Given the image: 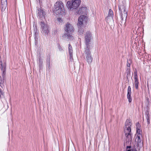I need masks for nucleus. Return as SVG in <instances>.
Masks as SVG:
<instances>
[{
    "instance_id": "nucleus-1",
    "label": "nucleus",
    "mask_w": 151,
    "mask_h": 151,
    "mask_svg": "<svg viewBox=\"0 0 151 151\" xmlns=\"http://www.w3.org/2000/svg\"><path fill=\"white\" fill-rule=\"evenodd\" d=\"M65 30L66 33L63 35L62 37L63 38L67 37L68 40H73V37L71 34L74 31V28L72 25L69 23L66 24L65 27Z\"/></svg>"
},
{
    "instance_id": "nucleus-2",
    "label": "nucleus",
    "mask_w": 151,
    "mask_h": 151,
    "mask_svg": "<svg viewBox=\"0 0 151 151\" xmlns=\"http://www.w3.org/2000/svg\"><path fill=\"white\" fill-rule=\"evenodd\" d=\"M54 13L57 15H61L64 13L63 3L61 1H57L54 4Z\"/></svg>"
},
{
    "instance_id": "nucleus-3",
    "label": "nucleus",
    "mask_w": 151,
    "mask_h": 151,
    "mask_svg": "<svg viewBox=\"0 0 151 151\" xmlns=\"http://www.w3.org/2000/svg\"><path fill=\"white\" fill-rule=\"evenodd\" d=\"M81 2V0H72L68 1L67 3V6L70 9H76L80 5Z\"/></svg>"
},
{
    "instance_id": "nucleus-4",
    "label": "nucleus",
    "mask_w": 151,
    "mask_h": 151,
    "mask_svg": "<svg viewBox=\"0 0 151 151\" xmlns=\"http://www.w3.org/2000/svg\"><path fill=\"white\" fill-rule=\"evenodd\" d=\"M85 19V16L84 15L81 16L78 19V22L77 24L78 28V33L81 35L83 33L84 30L83 29L84 27L83 22Z\"/></svg>"
},
{
    "instance_id": "nucleus-5",
    "label": "nucleus",
    "mask_w": 151,
    "mask_h": 151,
    "mask_svg": "<svg viewBox=\"0 0 151 151\" xmlns=\"http://www.w3.org/2000/svg\"><path fill=\"white\" fill-rule=\"evenodd\" d=\"M93 39L91 33L89 31H87L86 34V47L90 49L91 40Z\"/></svg>"
},
{
    "instance_id": "nucleus-6",
    "label": "nucleus",
    "mask_w": 151,
    "mask_h": 151,
    "mask_svg": "<svg viewBox=\"0 0 151 151\" xmlns=\"http://www.w3.org/2000/svg\"><path fill=\"white\" fill-rule=\"evenodd\" d=\"M1 10L2 15L6 14L8 11L7 0H1Z\"/></svg>"
},
{
    "instance_id": "nucleus-7",
    "label": "nucleus",
    "mask_w": 151,
    "mask_h": 151,
    "mask_svg": "<svg viewBox=\"0 0 151 151\" xmlns=\"http://www.w3.org/2000/svg\"><path fill=\"white\" fill-rule=\"evenodd\" d=\"M41 32L44 34L47 35L50 32L49 26L47 24L42 21H41Z\"/></svg>"
},
{
    "instance_id": "nucleus-8",
    "label": "nucleus",
    "mask_w": 151,
    "mask_h": 151,
    "mask_svg": "<svg viewBox=\"0 0 151 151\" xmlns=\"http://www.w3.org/2000/svg\"><path fill=\"white\" fill-rule=\"evenodd\" d=\"M90 49L86 47V61L88 64H90L91 63L93 59L91 55V52L89 50Z\"/></svg>"
},
{
    "instance_id": "nucleus-9",
    "label": "nucleus",
    "mask_w": 151,
    "mask_h": 151,
    "mask_svg": "<svg viewBox=\"0 0 151 151\" xmlns=\"http://www.w3.org/2000/svg\"><path fill=\"white\" fill-rule=\"evenodd\" d=\"M126 140L128 142H131L132 140V135L131 133V131H124Z\"/></svg>"
},
{
    "instance_id": "nucleus-10",
    "label": "nucleus",
    "mask_w": 151,
    "mask_h": 151,
    "mask_svg": "<svg viewBox=\"0 0 151 151\" xmlns=\"http://www.w3.org/2000/svg\"><path fill=\"white\" fill-rule=\"evenodd\" d=\"M134 82L133 84L135 88L137 89H138V88L139 82L138 80V76L137 70H136L134 72Z\"/></svg>"
},
{
    "instance_id": "nucleus-11",
    "label": "nucleus",
    "mask_w": 151,
    "mask_h": 151,
    "mask_svg": "<svg viewBox=\"0 0 151 151\" xmlns=\"http://www.w3.org/2000/svg\"><path fill=\"white\" fill-rule=\"evenodd\" d=\"M45 12L42 9H38L37 15L41 19H45Z\"/></svg>"
},
{
    "instance_id": "nucleus-12",
    "label": "nucleus",
    "mask_w": 151,
    "mask_h": 151,
    "mask_svg": "<svg viewBox=\"0 0 151 151\" xmlns=\"http://www.w3.org/2000/svg\"><path fill=\"white\" fill-rule=\"evenodd\" d=\"M132 124L129 120L127 119L125 122L124 131H131V127Z\"/></svg>"
},
{
    "instance_id": "nucleus-13",
    "label": "nucleus",
    "mask_w": 151,
    "mask_h": 151,
    "mask_svg": "<svg viewBox=\"0 0 151 151\" xmlns=\"http://www.w3.org/2000/svg\"><path fill=\"white\" fill-rule=\"evenodd\" d=\"M113 16V12L111 9H110L109 11L108 16L106 18V22L108 23H109L111 20L112 19Z\"/></svg>"
},
{
    "instance_id": "nucleus-14",
    "label": "nucleus",
    "mask_w": 151,
    "mask_h": 151,
    "mask_svg": "<svg viewBox=\"0 0 151 151\" xmlns=\"http://www.w3.org/2000/svg\"><path fill=\"white\" fill-rule=\"evenodd\" d=\"M6 66V63H3L2 61L0 60V68L1 69L3 74L4 75L5 73Z\"/></svg>"
},
{
    "instance_id": "nucleus-15",
    "label": "nucleus",
    "mask_w": 151,
    "mask_h": 151,
    "mask_svg": "<svg viewBox=\"0 0 151 151\" xmlns=\"http://www.w3.org/2000/svg\"><path fill=\"white\" fill-rule=\"evenodd\" d=\"M142 137L141 136H136L135 141L137 143V147L141 146L142 145V143L141 139V138Z\"/></svg>"
},
{
    "instance_id": "nucleus-16",
    "label": "nucleus",
    "mask_w": 151,
    "mask_h": 151,
    "mask_svg": "<svg viewBox=\"0 0 151 151\" xmlns=\"http://www.w3.org/2000/svg\"><path fill=\"white\" fill-rule=\"evenodd\" d=\"M131 88L130 86L128 87L127 90V98L128 99V101L129 103H131L132 101V98L131 96Z\"/></svg>"
},
{
    "instance_id": "nucleus-17",
    "label": "nucleus",
    "mask_w": 151,
    "mask_h": 151,
    "mask_svg": "<svg viewBox=\"0 0 151 151\" xmlns=\"http://www.w3.org/2000/svg\"><path fill=\"white\" fill-rule=\"evenodd\" d=\"M50 55H48L47 57L46 63L49 69H50Z\"/></svg>"
},
{
    "instance_id": "nucleus-18",
    "label": "nucleus",
    "mask_w": 151,
    "mask_h": 151,
    "mask_svg": "<svg viewBox=\"0 0 151 151\" xmlns=\"http://www.w3.org/2000/svg\"><path fill=\"white\" fill-rule=\"evenodd\" d=\"M90 24V22L87 14H86V26L88 27Z\"/></svg>"
},
{
    "instance_id": "nucleus-19",
    "label": "nucleus",
    "mask_w": 151,
    "mask_h": 151,
    "mask_svg": "<svg viewBox=\"0 0 151 151\" xmlns=\"http://www.w3.org/2000/svg\"><path fill=\"white\" fill-rule=\"evenodd\" d=\"M68 50L70 55L71 58H72L73 57V48L70 44L68 45Z\"/></svg>"
},
{
    "instance_id": "nucleus-20",
    "label": "nucleus",
    "mask_w": 151,
    "mask_h": 151,
    "mask_svg": "<svg viewBox=\"0 0 151 151\" xmlns=\"http://www.w3.org/2000/svg\"><path fill=\"white\" fill-rule=\"evenodd\" d=\"M126 73L127 74L126 77L128 79L130 76V69L127 68L126 70Z\"/></svg>"
},
{
    "instance_id": "nucleus-21",
    "label": "nucleus",
    "mask_w": 151,
    "mask_h": 151,
    "mask_svg": "<svg viewBox=\"0 0 151 151\" xmlns=\"http://www.w3.org/2000/svg\"><path fill=\"white\" fill-rule=\"evenodd\" d=\"M142 132L141 130L138 128V127H137L136 128V136H139L142 137V134H141Z\"/></svg>"
},
{
    "instance_id": "nucleus-22",
    "label": "nucleus",
    "mask_w": 151,
    "mask_h": 151,
    "mask_svg": "<svg viewBox=\"0 0 151 151\" xmlns=\"http://www.w3.org/2000/svg\"><path fill=\"white\" fill-rule=\"evenodd\" d=\"M78 13L81 14H83L84 12L85 11V7H82L80 8L79 10L78 11Z\"/></svg>"
},
{
    "instance_id": "nucleus-23",
    "label": "nucleus",
    "mask_w": 151,
    "mask_h": 151,
    "mask_svg": "<svg viewBox=\"0 0 151 151\" xmlns=\"http://www.w3.org/2000/svg\"><path fill=\"white\" fill-rule=\"evenodd\" d=\"M34 38L36 40V39H37V36L38 35V32H37V29H35L34 30Z\"/></svg>"
},
{
    "instance_id": "nucleus-24",
    "label": "nucleus",
    "mask_w": 151,
    "mask_h": 151,
    "mask_svg": "<svg viewBox=\"0 0 151 151\" xmlns=\"http://www.w3.org/2000/svg\"><path fill=\"white\" fill-rule=\"evenodd\" d=\"M124 14H123L122 13H121L122 17V18L123 16H124V17L126 18L127 16V12H126L125 10V9L124 8Z\"/></svg>"
},
{
    "instance_id": "nucleus-25",
    "label": "nucleus",
    "mask_w": 151,
    "mask_h": 151,
    "mask_svg": "<svg viewBox=\"0 0 151 151\" xmlns=\"http://www.w3.org/2000/svg\"><path fill=\"white\" fill-rule=\"evenodd\" d=\"M146 118L147 120V124H148L150 123V116L148 114L146 115Z\"/></svg>"
},
{
    "instance_id": "nucleus-26",
    "label": "nucleus",
    "mask_w": 151,
    "mask_h": 151,
    "mask_svg": "<svg viewBox=\"0 0 151 151\" xmlns=\"http://www.w3.org/2000/svg\"><path fill=\"white\" fill-rule=\"evenodd\" d=\"M57 20L59 22L61 23L63 22V20L60 18H58Z\"/></svg>"
},
{
    "instance_id": "nucleus-27",
    "label": "nucleus",
    "mask_w": 151,
    "mask_h": 151,
    "mask_svg": "<svg viewBox=\"0 0 151 151\" xmlns=\"http://www.w3.org/2000/svg\"><path fill=\"white\" fill-rule=\"evenodd\" d=\"M131 147L130 146H127V150L126 151H131V150L129 149L131 148Z\"/></svg>"
},
{
    "instance_id": "nucleus-28",
    "label": "nucleus",
    "mask_w": 151,
    "mask_h": 151,
    "mask_svg": "<svg viewBox=\"0 0 151 151\" xmlns=\"http://www.w3.org/2000/svg\"><path fill=\"white\" fill-rule=\"evenodd\" d=\"M130 64L128 60H127V68H130Z\"/></svg>"
},
{
    "instance_id": "nucleus-29",
    "label": "nucleus",
    "mask_w": 151,
    "mask_h": 151,
    "mask_svg": "<svg viewBox=\"0 0 151 151\" xmlns=\"http://www.w3.org/2000/svg\"><path fill=\"white\" fill-rule=\"evenodd\" d=\"M39 65H41V64L42 63V59L41 58H40L39 59Z\"/></svg>"
},
{
    "instance_id": "nucleus-30",
    "label": "nucleus",
    "mask_w": 151,
    "mask_h": 151,
    "mask_svg": "<svg viewBox=\"0 0 151 151\" xmlns=\"http://www.w3.org/2000/svg\"><path fill=\"white\" fill-rule=\"evenodd\" d=\"M58 48H59V49L60 51H62V50H63L62 48V47L60 45L58 47Z\"/></svg>"
},
{
    "instance_id": "nucleus-31",
    "label": "nucleus",
    "mask_w": 151,
    "mask_h": 151,
    "mask_svg": "<svg viewBox=\"0 0 151 151\" xmlns=\"http://www.w3.org/2000/svg\"><path fill=\"white\" fill-rule=\"evenodd\" d=\"M131 151H137V150L134 148L131 149Z\"/></svg>"
}]
</instances>
